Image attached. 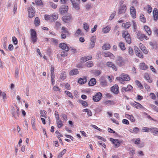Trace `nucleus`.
<instances>
[{
	"mask_svg": "<svg viewBox=\"0 0 158 158\" xmlns=\"http://www.w3.org/2000/svg\"><path fill=\"white\" fill-rule=\"evenodd\" d=\"M116 79L119 80L121 84H124V81H129L130 80V78L128 75L123 73L120 75L119 77H117Z\"/></svg>",
	"mask_w": 158,
	"mask_h": 158,
	"instance_id": "nucleus-1",
	"label": "nucleus"
},
{
	"mask_svg": "<svg viewBox=\"0 0 158 158\" xmlns=\"http://www.w3.org/2000/svg\"><path fill=\"white\" fill-rule=\"evenodd\" d=\"M31 38L33 43L36 42L37 39L36 33L33 29H31Z\"/></svg>",
	"mask_w": 158,
	"mask_h": 158,
	"instance_id": "nucleus-2",
	"label": "nucleus"
},
{
	"mask_svg": "<svg viewBox=\"0 0 158 158\" xmlns=\"http://www.w3.org/2000/svg\"><path fill=\"white\" fill-rule=\"evenodd\" d=\"M96 40V37L95 36H92L90 38V42L88 49H90L94 48L95 45Z\"/></svg>",
	"mask_w": 158,
	"mask_h": 158,
	"instance_id": "nucleus-3",
	"label": "nucleus"
},
{
	"mask_svg": "<svg viewBox=\"0 0 158 158\" xmlns=\"http://www.w3.org/2000/svg\"><path fill=\"white\" fill-rule=\"evenodd\" d=\"M116 63L117 65L120 67L123 66L125 63L122 58L120 56H118L117 57Z\"/></svg>",
	"mask_w": 158,
	"mask_h": 158,
	"instance_id": "nucleus-4",
	"label": "nucleus"
},
{
	"mask_svg": "<svg viewBox=\"0 0 158 158\" xmlns=\"http://www.w3.org/2000/svg\"><path fill=\"white\" fill-rule=\"evenodd\" d=\"M102 97V94L100 92H98L93 96V100L94 102H98L101 99Z\"/></svg>",
	"mask_w": 158,
	"mask_h": 158,
	"instance_id": "nucleus-5",
	"label": "nucleus"
},
{
	"mask_svg": "<svg viewBox=\"0 0 158 158\" xmlns=\"http://www.w3.org/2000/svg\"><path fill=\"white\" fill-rule=\"evenodd\" d=\"M68 10V7L67 6L64 5L62 6L59 9V12L60 14H63L67 12Z\"/></svg>",
	"mask_w": 158,
	"mask_h": 158,
	"instance_id": "nucleus-6",
	"label": "nucleus"
},
{
	"mask_svg": "<svg viewBox=\"0 0 158 158\" xmlns=\"http://www.w3.org/2000/svg\"><path fill=\"white\" fill-rule=\"evenodd\" d=\"M127 10V7L125 5L120 6L118 9V14H121L124 13Z\"/></svg>",
	"mask_w": 158,
	"mask_h": 158,
	"instance_id": "nucleus-7",
	"label": "nucleus"
},
{
	"mask_svg": "<svg viewBox=\"0 0 158 158\" xmlns=\"http://www.w3.org/2000/svg\"><path fill=\"white\" fill-rule=\"evenodd\" d=\"M130 13L133 18L135 19L136 17V10L134 6H131L130 7Z\"/></svg>",
	"mask_w": 158,
	"mask_h": 158,
	"instance_id": "nucleus-8",
	"label": "nucleus"
},
{
	"mask_svg": "<svg viewBox=\"0 0 158 158\" xmlns=\"http://www.w3.org/2000/svg\"><path fill=\"white\" fill-rule=\"evenodd\" d=\"M110 140L115 145V147L118 148L121 142L118 139H114L112 138H110Z\"/></svg>",
	"mask_w": 158,
	"mask_h": 158,
	"instance_id": "nucleus-9",
	"label": "nucleus"
},
{
	"mask_svg": "<svg viewBox=\"0 0 158 158\" xmlns=\"http://www.w3.org/2000/svg\"><path fill=\"white\" fill-rule=\"evenodd\" d=\"M111 91L115 94H117L119 92L118 87V85H115L111 87Z\"/></svg>",
	"mask_w": 158,
	"mask_h": 158,
	"instance_id": "nucleus-10",
	"label": "nucleus"
},
{
	"mask_svg": "<svg viewBox=\"0 0 158 158\" xmlns=\"http://www.w3.org/2000/svg\"><path fill=\"white\" fill-rule=\"evenodd\" d=\"M106 65L108 67L111 68L113 70L115 71L117 70V69L115 65L112 62H107Z\"/></svg>",
	"mask_w": 158,
	"mask_h": 158,
	"instance_id": "nucleus-11",
	"label": "nucleus"
},
{
	"mask_svg": "<svg viewBox=\"0 0 158 158\" xmlns=\"http://www.w3.org/2000/svg\"><path fill=\"white\" fill-rule=\"evenodd\" d=\"M103 55L105 57H109L111 59H114L115 58L114 56L110 52H104Z\"/></svg>",
	"mask_w": 158,
	"mask_h": 158,
	"instance_id": "nucleus-12",
	"label": "nucleus"
},
{
	"mask_svg": "<svg viewBox=\"0 0 158 158\" xmlns=\"http://www.w3.org/2000/svg\"><path fill=\"white\" fill-rule=\"evenodd\" d=\"M150 132L153 135H158V128L155 127H152L150 128Z\"/></svg>",
	"mask_w": 158,
	"mask_h": 158,
	"instance_id": "nucleus-13",
	"label": "nucleus"
},
{
	"mask_svg": "<svg viewBox=\"0 0 158 158\" xmlns=\"http://www.w3.org/2000/svg\"><path fill=\"white\" fill-rule=\"evenodd\" d=\"M59 46L62 49L65 50L66 52H68L69 50V47L65 43H60L59 44Z\"/></svg>",
	"mask_w": 158,
	"mask_h": 158,
	"instance_id": "nucleus-14",
	"label": "nucleus"
},
{
	"mask_svg": "<svg viewBox=\"0 0 158 158\" xmlns=\"http://www.w3.org/2000/svg\"><path fill=\"white\" fill-rule=\"evenodd\" d=\"M29 17L30 18H32L35 16V12L33 9L31 7L28 9Z\"/></svg>",
	"mask_w": 158,
	"mask_h": 158,
	"instance_id": "nucleus-15",
	"label": "nucleus"
},
{
	"mask_svg": "<svg viewBox=\"0 0 158 158\" xmlns=\"http://www.w3.org/2000/svg\"><path fill=\"white\" fill-rule=\"evenodd\" d=\"M72 18L71 15H68L64 16L62 18V20L65 23H68Z\"/></svg>",
	"mask_w": 158,
	"mask_h": 158,
	"instance_id": "nucleus-16",
	"label": "nucleus"
},
{
	"mask_svg": "<svg viewBox=\"0 0 158 158\" xmlns=\"http://www.w3.org/2000/svg\"><path fill=\"white\" fill-rule=\"evenodd\" d=\"M58 15L57 14L53 13L52 15H50L51 22H52L57 19Z\"/></svg>",
	"mask_w": 158,
	"mask_h": 158,
	"instance_id": "nucleus-17",
	"label": "nucleus"
},
{
	"mask_svg": "<svg viewBox=\"0 0 158 158\" xmlns=\"http://www.w3.org/2000/svg\"><path fill=\"white\" fill-rule=\"evenodd\" d=\"M153 14L154 20L155 21L157 20L158 19V10L157 8H154V9Z\"/></svg>",
	"mask_w": 158,
	"mask_h": 158,
	"instance_id": "nucleus-18",
	"label": "nucleus"
},
{
	"mask_svg": "<svg viewBox=\"0 0 158 158\" xmlns=\"http://www.w3.org/2000/svg\"><path fill=\"white\" fill-rule=\"evenodd\" d=\"M133 88V87L131 85H128L127 87L122 88L121 89V91L123 92H126L130 91Z\"/></svg>",
	"mask_w": 158,
	"mask_h": 158,
	"instance_id": "nucleus-19",
	"label": "nucleus"
},
{
	"mask_svg": "<svg viewBox=\"0 0 158 158\" xmlns=\"http://www.w3.org/2000/svg\"><path fill=\"white\" fill-rule=\"evenodd\" d=\"M133 106L137 109H144V107L138 102H135L133 104Z\"/></svg>",
	"mask_w": 158,
	"mask_h": 158,
	"instance_id": "nucleus-20",
	"label": "nucleus"
},
{
	"mask_svg": "<svg viewBox=\"0 0 158 158\" xmlns=\"http://www.w3.org/2000/svg\"><path fill=\"white\" fill-rule=\"evenodd\" d=\"M144 28L147 34L149 35L152 34V31L150 27L148 26L145 25L144 26Z\"/></svg>",
	"mask_w": 158,
	"mask_h": 158,
	"instance_id": "nucleus-21",
	"label": "nucleus"
},
{
	"mask_svg": "<svg viewBox=\"0 0 158 158\" xmlns=\"http://www.w3.org/2000/svg\"><path fill=\"white\" fill-rule=\"evenodd\" d=\"M79 73V71L77 69H75L71 70L69 73V75L72 76L77 75Z\"/></svg>",
	"mask_w": 158,
	"mask_h": 158,
	"instance_id": "nucleus-22",
	"label": "nucleus"
},
{
	"mask_svg": "<svg viewBox=\"0 0 158 158\" xmlns=\"http://www.w3.org/2000/svg\"><path fill=\"white\" fill-rule=\"evenodd\" d=\"M92 57L91 56H88L82 57L81 59V62H85L86 61L91 59Z\"/></svg>",
	"mask_w": 158,
	"mask_h": 158,
	"instance_id": "nucleus-23",
	"label": "nucleus"
},
{
	"mask_svg": "<svg viewBox=\"0 0 158 158\" xmlns=\"http://www.w3.org/2000/svg\"><path fill=\"white\" fill-rule=\"evenodd\" d=\"M83 35L84 33L82 32L81 30L80 29H78L76 31L74 35L76 36H79Z\"/></svg>",
	"mask_w": 158,
	"mask_h": 158,
	"instance_id": "nucleus-24",
	"label": "nucleus"
},
{
	"mask_svg": "<svg viewBox=\"0 0 158 158\" xmlns=\"http://www.w3.org/2000/svg\"><path fill=\"white\" fill-rule=\"evenodd\" d=\"M125 117L132 122H134L135 121V119L132 115H130L128 114H126L125 115Z\"/></svg>",
	"mask_w": 158,
	"mask_h": 158,
	"instance_id": "nucleus-25",
	"label": "nucleus"
},
{
	"mask_svg": "<svg viewBox=\"0 0 158 158\" xmlns=\"http://www.w3.org/2000/svg\"><path fill=\"white\" fill-rule=\"evenodd\" d=\"M139 67L142 70H145L148 68V66L144 63H141L139 65Z\"/></svg>",
	"mask_w": 158,
	"mask_h": 158,
	"instance_id": "nucleus-26",
	"label": "nucleus"
},
{
	"mask_svg": "<svg viewBox=\"0 0 158 158\" xmlns=\"http://www.w3.org/2000/svg\"><path fill=\"white\" fill-rule=\"evenodd\" d=\"M110 30V27L109 26H107L102 28V31L104 33H108Z\"/></svg>",
	"mask_w": 158,
	"mask_h": 158,
	"instance_id": "nucleus-27",
	"label": "nucleus"
},
{
	"mask_svg": "<svg viewBox=\"0 0 158 158\" xmlns=\"http://www.w3.org/2000/svg\"><path fill=\"white\" fill-rule=\"evenodd\" d=\"M107 81L104 80V78L102 77L100 80V85L103 86H105L107 85Z\"/></svg>",
	"mask_w": 158,
	"mask_h": 158,
	"instance_id": "nucleus-28",
	"label": "nucleus"
},
{
	"mask_svg": "<svg viewBox=\"0 0 158 158\" xmlns=\"http://www.w3.org/2000/svg\"><path fill=\"white\" fill-rule=\"evenodd\" d=\"M96 83V81L95 79L92 78L90 79V81L89 82L88 84L89 85L92 86L94 85Z\"/></svg>",
	"mask_w": 158,
	"mask_h": 158,
	"instance_id": "nucleus-29",
	"label": "nucleus"
},
{
	"mask_svg": "<svg viewBox=\"0 0 158 158\" xmlns=\"http://www.w3.org/2000/svg\"><path fill=\"white\" fill-rule=\"evenodd\" d=\"M118 46L121 50L124 51L126 49L125 46L123 42H121L119 43Z\"/></svg>",
	"mask_w": 158,
	"mask_h": 158,
	"instance_id": "nucleus-30",
	"label": "nucleus"
},
{
	"mask_svg": "<svg viewBox=\"0 0 158 158\" xmlns=\"http://www.w3.org/2000/svg\"><path fill=\"white\" fill-rule=\"evenodd\" d=\"M143 36L144 34H142L139 32L137 34V38L140 40L142 41L143 40Z\"/></svg>",
	"mask_w": 158,
	"mask_h": 158,
	"instance_id": "nucleus-31",
	"label": "nucleus"
},
{
	"mask_svg": "<svg viewBox=\"0 0 158 158\" xmlns=\"http://www.w3.org/2000/svg\"><path fill=\"white\" fill-rule=\"evenodd\" d=\"M87 80L85 77L83 78H80L79 79L78 82L81 84H83L86 82Z\"/></svg>",
	"mask_w": 158,
	"mask_h": 158,
	"instance_id": "nucleus-32",
	"label": "nucleus"
},
{
	"mask_svg": "<svg viewBox=\"0 0 158 158\" xmlns=\"http://www.w3.org/2000/svg\"><path fill=\"white\" fill-rule=\"evenodd\" d=\"M110 48V44H106L103 46L102 48L103 50H105L109 49Z\"/></svg>",
	"mask_w": 158,
	"mask_h": 158,
	"instance_id": "nucleus-33",
	"label": "nucleus"
},
{
	"mask_svg": "<svg viewBox=\"0 0 158 158\" xmlns=\"http://www.w3.org/2000/svg\"><path fill=\"white\" fill-rule=\"evenodd\" d=\"M79 102L81 103L82 105L85 107L87 106L88 105V102L85 101H83L82 100H79Z\"/></svg>",
	"mask_w": 158,
	"mask_h": 158,
	"instance_id": "nucleus-34",
	"label": "nucleus"
},
{
	"mask_svg": "<svg viewBox=\"0 0 158 158\" xmlns=\"http://www.w3.org/2000/svg\"><path fill=\"white\" fill-rule=\"evenodd\" d=\"M31 123L33 128L35 130H36V129L35 126V119L34 118L32 117L31 118Z\"/></svg>",
	"mask_w": 158,
	"mask_h": 158,
	"instance_id": "nucleus-35",
	"label": "nucleus"
},
{
	"mask_svg": "<svg viewBox=\"0 0 158 158\" xmlns=\"http://www.w3.org/2000/svg\"><path fill=\"white\" fill-rule=\"evenodd\" d=\"M66 73L64 71L62 72L60 76V78L62 80H64L66 77Z\"/></svg>",
	"mask_w": 158,
	"mask_h": 158,
	"instance_id": "nucleus-36",
	"label": "nucleus"
},
{
	"mask_svg": "<svg viewBox=\"0 0 158 158\" xmlns=\"http://www.w3.org/2000/svg\"><path fill=\"white\" fill-rule=\"evenodd\" d=\"M57 127L58 128H60L64 125L62 121L60 120L58 121H57L56 122Z\"/></svg>",
	"mask_w": 158,
	"mask_h": 158,
	"instance_id": "nucleus-37",
	"label": "nucleus"
},
{
	"mask_svg": "<svg viewBox=\"0 0 158 158\" xmlns=\"http://www.w3.org/2000/svg\"><path fill=\"white\" fill-rule=\"evenodd\" d=\"M40 21L39 18L38 17H36L35 18L34 23L35 26H37L40 25Z\"/></svg>",
	"mask_w": 158,
	"mask_h": 158,
	"instance_id": "nucleus-38",
	"label": "nucleus"
},
{
	"mask_svg": "<svg viewBox=\"0 0 158 158\" xmlns=\"http://www.w3.org/2000/svg\"><path fill=\"white\" fill-rule=\"evenodd\" d=\"M35 3L36 4L39 6H42L43 4L41 0H35Z\"/></svg>",
	"mask_w": 158,
	"mask_h": 158,
	"instance_id": "nucleus-39",
	"label": "nucleus"
},
{
	"mask_svg": "<svg viewBox=\"0 0 158 158\" xmlns=\"http://www.w3.org/2000/svg\"><path fill=\"white\" fill-rule=\"evenodd\" d=\"M66 151V149H64L59 154L57 158H62V156L65 153Z\"/></svg>",
	"mask_w": 158,
	"mask_h": 158,
	"instance_id": "nucleus-40",
	"label": "nucleus"
},
{
	"mask_svg": "<svg viewBox=\"0 0 158 158\" xmlns=\"http://www.w3.org/2000/svg\"><path fill=\"white\" fill-rule=\"evenodd\" d=\"M145 78L150 83H151L152 82V80L150 79L149 75L148 74H146L144 76Z\"/></svg>",
	"mask_w": 158,
	"mask_h": 158,
	"instance_id": "nucleus-41",
	"label": "nucleus"
},
{
	"mask_svg": "<svg viewBox=\"0 0 158 158\" xmlns=\"http://www.w3.org/2000/svg\"><path fill=\"white\" fill-rule=\"evenodd\" d=\"M85 65L87 67L89 68L93 66L94 64L92 61H89L85 63Z\"/></svg>",
	"mask_w": 158,
	"mask_h": 158,
	"instance_id": "nucleus-42",
	"label": "nucleus"
},
{
	"mask_svg": "<svg viewBox=\"0 0 158 158\" xmlns=\"http://www.w3.org/2000/svg\"><path fill=\"white\" fill-rule=\"evenodd\" d=\"M73 8L77 10H79L80 9L79 5L78 4L75 3L73 4Z\"/></svg>",
	"mask_w": 158,
	"mask_h": 158,
	"instance_id": "nucleus-43",
	"label": "nucleus"
},
{
	"mask_svg": "<svg viewBox=\"0 0 158 158\" xmlns=\"http://www.w3.org/2000/svg\"><path fill=\"white\" fill-rule=\"evenodd\" d=\"M140 21L143 23H145L146 22V20L144 16L143 15H141L140 16Z\"/></svg>",
	"mask_w": 158,
	"mask_h": 158,
	"instance_id": "nucleus-44",
	"label": "nucleus"
},
{
	"mask_svg": "<svg viewBox=\"0 0 158 158\" xmlns=\"http://www.w3.org/2000/svg\"><path fill=\"white\" fill-rule=\"evenodd\" d=\"M122 36L124 38L126 36H130V35L127 31H123L122 32Z\"/></svg>",
	"mask_w": 158,
	"mask_h": 158,
	"instance_id": "nucleus-45",
	"label": "nucleus"
},
{
	"mask_svg": "<svg viewBox=\"0 0 158 158\" xmlns=\"http://www.w3.org/2000/svg\"><path fill=\"white\" fill-rule=\"evenodd\" d=\"M62 31L64 33H65L67 35L69 34V31H68L67 29L65 27H62Z\"/></svg>",
	"mask_w": 158,
	"mask_h": 158,
	"instance_id": "nucleus-46",
	"label": "nucleus"
},
{
	"mask_svg": "<svg viewBox=\"0 0 158 158\" xmlns=\"http://www.w3.org/2000/svg\"><path fill=\"white\" fill-rule=\"evenodd\" d=\"M126 42L128 44H130L131 43V38L130 36H126L124 37Z\"/></svg>",
	"mask_w": 158,
	"mask_h": 158,
	"instance_id": "nucleus-47",
	"label": "nucleus"
},
{
	"mask_svg": "<svg viewBox=\"0 0 158 158\" xmlns=\"http://www.w3.org/2000/svg\"><path fill=\"white\" fill-rule=\"evenodd\" d=\"M11 114L15 118H17V117L16 116V110L15 109H13L11 110Z\"/></svg>",
	"mask_w": 158,
	"mask_h": 158,
	"instance_id": "nucleus-48",
	"label": "nucleus"
},
{
	"mask_svg": "<svg viewBox=\"0 0 158 158\" xmlns=\"http://www.w3.org/2000/svg\"><path fill=\"white\" fill-rule=\"evenodd\" d=\"M130 26L131 24H130V23L128 22H127L125 23H123L122 24V26L126 28H128L130 27Z\"/></svg>",
	"mask_w": 158,
	"mask_h": 158,
	"instance_id": "nucleus-49",
	"label": "nucleus"
},
{
	"mask_svg": "<svg viewBox=\"0 0 158 158\" xmlns=\"http://www.w3.org/2000/svg\"><path fill=\"white\" fill-rule=\"evenodd\" d=\"M61 23L58 21H57L55 23V27L56 29H59V28L60 27V26H61Z\"/></svg>",
	"mask_w": 158,
	"mask_h": 158,
	"instance_id": "nucleus-50",
	"label": "nucleus"
},
{
	"mask_svg": "<svg viewBox=\"0 0 158 158\" xmlns=\"http://www.w3.org/2000/svg\"><path fill=\"white\" fill-rule=\"evenodd\" d=\"M150 128L147 127H143L142 128V130L143 132H148L150 131Z\"/></svg>",
	"mask_w": 158,
	"mask_h": 158,
	"instance_id": "nucleus-51",
	"label": "nucleus"
},
{
	"mask_svg": "<svg viewBox=\"0 0 158 158\" xmlns=\"http://www.w3.org/2000/svg\"><path fill=\"white\" fill-rule=\"evenodd\" d=\"M53 90L55 91H59L60 92V89L57 86H54L53 88Z\"/></svg>",
	"mask_w": 158,
	"mask_h": 158,
	"instance_id": "nucleus-52",
	"label": "nucleus"
},
{
	"mask_svg": "<svg viewBox=\"0 0 158 158\" xmlns=\"http://www.w3.org/2000/svg\"><path fill=\"white\" fill-rule=\"evenodd\" d=\"M83 27L84 29L87 31L88 30L89 26L87 23H84L83 24Z\"/></svg>",
	"mask_w": 158,
	"mask_h": 158,
	"instance_id": "nucleus-53",
	"label": "nucleus"
},
{
	"mask_svg": "<svg viewBox=\"0 0 158 158\" xmlns=\"http://www.w3.org/2000/svg\"><path fill=\"white\" fill-rule=\"evenodd\" d=\"M134 48L135 53L136 55L137 54H138L139 52H141L140 50L136 46H134Z\"/></svg>",
	"mask_w": 158,
	"mask_h": 158,
	"instance_id": "nucleus-54",
	"label": "nucleus"
},
{
	"mask_svg": "<svg viewBox=\"0 0 158 158\" xmlns=\"http://www.w3.org/2000/svg\"><path fill=\"white\" fill-rule=\"evenodd\" d=\"M133 131H134V133L135 134H137L138 133L139 131V129L137 127H135L133 128Z\"/></svg>",
	"mask_w": 158,
	"mask_h": 158,
	"instance_id": "nucleus-55",
	"label": "nucleus"
},
{
	"mask_svg": "<svg viewBox=\"0 0 158 158\" xmlns=\"http://www.w3.org/2000/svg\"><path fill=\"white\" fill-rule=\"evenodd\" d=\"M60 116L63 119H64L65 121H66L67 120V115L64 114H62Z\"/></svg>",
	"mask_w": 158,
	"mask_h": 158,
	"instance_id": "nucleus-56",
	"label": "nucleus"
},
{
	"mask_svg": "<svg viewBox=\"0 0 158 158\" xmlns=\"http://www.w3.org/2000/svg\"><path fill=\"white\" fill-rule=\"evenodd\" d=\"M19 70L18 68H16L15 69V77L16 78L19 77Z\"/></svg>",
	"mask_w": 158,
	"mask_h": 158,
	"instance_id": "nucleus-57",
	"label": "nucleus"
},
{
	"mask_svg": "<svg viewBox=\"0 0 158 158\" xmlns=\"http://www.w3.org/2000/svg\"><path fill=\"white\" fill-rule=\"evenodd\" d=\"M12 41L14 44L15 45H16L18 44V40L17 39L15 36L12 37Z\"/></svg>",
	"mask_w": 158,
	"mask_h": 158,
	"instance_id": "nucleus-58",
	"label": "nucleus"
},
{
	"mask_svg": "<svg viewBox=\"0 0 158 158\" xmlns=\"http://www.w3.org/2000/svg\"><path fill=\"white\" fill-rule=\"evenodd\" d=\"M65 93L69 97L72 98H73V96L72 95L71 93L68 91H65Z\"/></svg>",
	"mask_w": 158,
	"mask_h": 158,
	"instance_id": "nucleus-59",
	"label": "nucleus"
},
{
	"mask_svg": "<svg viewBox=\"0 0 158 158\" xmlns=\"http://www.w3.org/2000/svg\"><path fill=\"white\" fill-rule=\"evenodd\" d=\"M44 18L46 20H49L51 22L50 15H44Z\"/></svg>",
	"mask_w": 158,
	"mask_h": 158,
	"instance_id": "nucleus-60",
	"label": "nucleus"
},
{
	"mask_svg": "<svg viewBox=\"0 0 158 158\" xmlns=\"http://www.w3.org/2000/svg\"><path fill=\"white\" fill-rule=\"evenodd\" d=\"M154 35L156 36H158V29L157 28L155 27L153 30Z\"/></svg>",
	"mask_w": 158,
	"mask_h": 158,
	"instance_id": "nucleus-61",
	"label": "nucleus"
},
{
	"mask_svg": "<svg viewBox=\"0 0 158 158\" xmlns=\"http://www.w3.org/2000/svg\"><path fill=\"white\" fill-rule=\"evenodd\" d=\"M135 151L132 149H130L129 150V153L131 156L135 154Z\"/></svg>",
	"mask_w": 158,
	"mask_h": 158,
	"instance_id": "nucleus-62",
	"label": "nucleus"
},
{
	"mask_svg": "<svg viewBox=\"0 0 158 158\" xmlns=\"http://www.w3.org/2000/svg\"><path fill=\"white\" fill-rule=\"evenodd\" d=\"M141 49L144 53L147 54L148 52V50L145 47L141 48Z\"/></svg>",
	"mask_w": 158,
	"mask_h": 158,
	"instance_id": "nucleus-63",
	"label": "nucleus"
},
{
	"mask_svg": "<svg viewBox=\"0 0 158 158\" xmlns=\"http://www.w3.org/2000/svg\"><path fill=\"white\" fill-rule=\"evenodd\" d=\"M115 15V12H114L111 15L109 18V20H112L114 18V17Z\"/></svg>",
	"mask_w": 158,
	"mask_h": 158,
	"instance_id": "nucleus-64",
	"label": "nucleus"
}]
</instances>
